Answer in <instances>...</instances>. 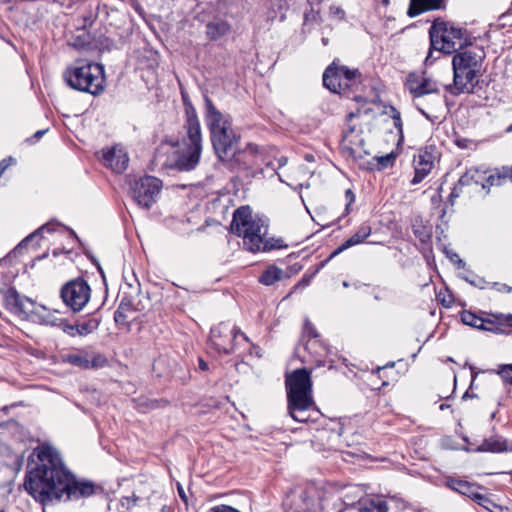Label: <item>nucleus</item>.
Listing matches in <instances>:
<instances>
[{
	"label": "nucleus",
	"instance_id": "1",
	"mask_svg": "<svg viewBox=\"0 0 512 512\" xmlns=\"http://www.w3.org/2000/svg\"><path fill=\"white\" fill-rule=\"evenodd\" d=\"M34 447V499L43 506L77 501L95 493L96 485L78 478L50 442L37 440Z\"/></svg>",
	"mask_w": 512,
	"mask_h": 512
},
{
	"label": "nucleus",
	"instance_id": "2",
	"mask_svg": "<svg viewBox=\"0 0 512 512\" xmlns=\"http://www.w3.org/2000/svg\"><path fill=\"white\" fill-rule=\"evenodd\" d=\"M185 117L181 140L164 141L155 153L157 164L181 172L195 169L202 153L201 125L191 105L186 107Z\"/></svg>",
	"mask_w": 512,
	"mask_h": 512
},
{
	"label": "nucleus",
	"instance_id": "3",
	"mask_svg": "<svg viewBox=\"0 0 512 512\" xmlns=\"http://www.w3.org/2000/svg\"><path fill=\"white\" fill-rule=\"evenodd\" d=\"M287 409L291 418L300 423L314 422L320 412L312 395V381L309 371L296 369L286 375Z\"/></svg>",
	"mask_w": 512,
	"mask_h": 512
},
{
	"label": "nucleus",
	"instance_id": "4",
	"mask_svg": "<svg viewBox=\"0 0 512 512\" xmlns=\"http://www.w3.org/2000/svg\"><path fill=\"white\" fill-rule=\"evenodd\" d=\"M231 230L242 238L244 248L250 252L268 251L275 247L266 238V219L254 215L249 206H241L235 210Z\"/></svg>",
	"mask_w": 512,
	"mask_h": 512
},
{
	"label": "nucleus",
	"instance_id": "5",
	"mask_svg": "<svg viewBox=\"0 0 512 512\" xmlns=\"http://www.w3.org/2000/svg\"><path fill=\"white\" fill-rule=\"evenodd\" d=\"M485 53L481 48L457 52L452 59L453 83L446 86L452 95L472 93L481 75Z\"/></svg>",
	"mask_w": 512,
	"mask_h": 512
},
{
	"label": "nucleus",
	"instance_id": "6",
	"mask_svg": "<svg viewBox=\"0 0 512 512\" xmlns=\"http://www.w3.org/2000/svg\"><path fill=\"white\" fill-rule=\"evenodd\" d=\"M205 104V121L210 131L214 150L218 157L224 160L234 154L237 135L232 128L229 115L221 113L208 98Z\"/></svg>",
	"mask_w": 512,
	"mask_h": 512
},
{
	"label": "nucleus",
	"instance_id": "7",
	"mask_svg": "<svg viewBox=\"0 0 512 512\" xmlns=\"http://www.w3.org/2000/svg\"><path fill=\"white\" fill-rule=\"evenodd\" d=\"M64 78L73 89L93 95L104 89V68L100 64L86 61L76 63L65 71Z\"/></svg>",
	"mask_w": 512,
	"mask_h": 512
},
{
	"label": "nucleus",
	"instance_id": "8",
	"mask_svg": "<svg viewBox=\"0 0 512 512\" xmlns=\"http://www.w3.org/2000/svg\"><path fill=\"white\" fill-rule=\"evenodd\" d=\"M430 39L434 48L448 54L468 45L466 30L450 23H440L432 26Z\"/></svg>",
	"mask_w": 512,
	"mask_h": 512
},
{
	"label": "nucleus",
	"instance_id": "9",
	"mask_svg": "<svg viewBox=\"0 0 512 512\" xmlns=\"http://www.w3.org/2000/svg\"><path fill=\"white\" fill-rule=\"evenodd\" d=\"M360 77L357 69H349L333 61L324 71L323 84L331 92L341 94L357 85Z\"/></svg>",
	"mask_w": 512,
	"mask_h": 512
},
{
	"label": "nucleus",
	"instance_id": "10",
	"mask_svg": "<svg viewBox=\"0 0 512 512\" xmlns=\"http://www.w3.org/2000/svg\"><path fill=\"white\" fill-rule=\"evenodd\" d=\"M162 182L156 177L145 176L136 180L132 186V198L138 206L149 209L160 194Z\"/></svg>",
	"mask_w": 512,
	"mask_h": 512
},
{
	"label": "nucleus",
	"instance_id": "11",
	"mask_svg": "<svg viewBox=\"0 0 512 512\" xmlns=\"http://www.w3.org/2000/svg\"><path fill=\"white\" fill-rule=\"evenodd\" d=\"M63 302L74 312L83 309L90 298V287L81 279L68 282L61 290Z\"/></svg>",
	"mask_w": 512,
	"mask_h": 512
},
{
	"label": "nucleus",
	"instance_id": "12",
	"mask_svg": "<svg viewBox=\"0 0 512 512\" xmlns=\"http://www.w3.org/2000/svg\"><path fill=\"white\" fill-rule=\"evenodd\" d=\"M242 337L248 341L247 336L239 329L233 327L230 329L226 324H219L211 329L210 340L213 346L221 353L228 354L234 350L233 342Z\"/></svg>",
	"mask_w": 512,
	"mask_h": 512
},
{
	"label": "nucleus",
	"instance_id": "13",
	"mask_svg": "<svg viewBox=\"0 0 512 512\" xmlns=\"http://www.w3.org/2000/svg\"><path fill=\"white\" fill-rule=\"evenodd\" d=\"M438 158V153L435 146H427L419 150L418 154L414 156V177L411 180L412 185H417L431 172L434 163Z\"/></svg>",
	"mask_w": 512,
	"mask_h": 512
},
{
	"label": "nucleus",
	"instance_id": "14",
	"mask_svg": "<svg viewBox=\"0 0 512 512\" xmlns=\"http://www.w3.org/2000/svg\"><path fill=\"white\" fill-rule=\"evenodd\" d=\"M69 233V230L58 222H48L34 231V245L45 248L42 255H38L37 259L47 256L50 245L58 236Z\"/></svg>",
	"mask_w": 512,
	"mask_h": 512
},
{
	"label": "nucleus",
	"instance_id": "15",
	"mask_svg": "<svg viewBox=\"0 0 512 512\" xmlns=\"http://www.w3.org/2000/svg\"><path fill=\"white\" fill-rule=\"evenodd\" d=\"M102 162L112 171L122 173L128 167L129 157L122 147L114 146L102 151Z\"/></svg>",
	"mask_w": 512,
	"mask_h": 512
},
{
	"label": "nucleus",
	"instance_id": "16",
	"mask_svg": "<svg viewBox=\"0 0 512 512\" xmlns=\"http://www.w3.org/2000/svg\"><path fill=\"white\" fill-rule=\"evenodd\" d=\"M62 361L83 369L102 367L106 363L102 355L98 354L90 359L88 353L83 351L65 354L62 356Z\"/></svg>",
	"mask_w": 512,
	"mask_h": 512
},
{
	"label": "nucleus",
	"instance_id": "17",
	"mask_svg": "<svg viewBox=\"0 0 512 512\" xmlns=\"http://www.w3.org/2000/svg\"><path fill=\"white\" fill-rule=\"evenodd\" d=\"M34 322L41 325L58 327L63 331L66 320L61 317V313L58 310H51L44 305L34 304Z\"/></svg>",
	"mask_w": 512,
	"mask_h": 512
},
{
	"label": "nucleus",
	"instance_id": "18",
	"mask_svg": "<svg viewBox=\"0 0 512 512\" xmlns=\"http://www.w3.org/2000/svg\"><path fill=\"white\" fill-rule=\"evenodd\" d=\"M407 89L415 97L430 94L438 91L436 82L422 75L410 74L406 82Z\"/></svg>",
	"mask_w": 512,
	"mask_h": 512
},
{
	"label": "nucleus",
	"instance_id": "19",
	"mask_svg": "<svg viewBox=\"0 0 512 512\" xmlns=\"http://www.w3.org/2000/svg\"><path fill=\"white\" fill-rule=\"evenodd\" d=\"M356 128L355 126H349L344 134L342 139V149L346 151L353 158H357L361 156V152L363 151L364 140L360 137V135L355 134Z\"/></svg>",
	"mask_w": 512,
	"mask_h": 512
},
{
	"label": "nucleus",
	"instance_id": "20",
	"mask_svg": "<svg viewBox=\"0 0 512 512\" xmlns=\"http://www.w3.org/2000/svg\"><path fill=\"white\" fill-rule=\"evenodd\" d=\"M285 505L288 506L292 512H310L314 505V499L307 491L301 490L288 495Z\"/></svg>",
	"mask_w": 512,
	"mask_h": 512
},
{
	"label": "nucleus",
	"instance_id": "21",
	"mask_svg": "<svg viewBox=\"0 0 512 512\" xmlns=\"http://www.w3.org/2000/svg\"><path fill=\"white\" fill-rule=\"evenodd\" d=\"M232 27L221 17H214L206 24V36L211 41H218L230 35Z\"/></svg>",
	"mask_w": 512,
	"mask_h": 512
},
{
	"label": "nucleus",
	"instance_id": "22",
	"mask_svg": "<svg viewBox=\"0 0 512 512\" xmlns=\"http://www.w3.org/2000/svg\"><path fill=\"white\" fill-rule=\"evenodd\" d=\"M444 0H410L408 15L418 16L424 12L442 8Z\"/></svg>",
	"mask_w": 512,
	"mask_h": 512
},
{
	"label": "nucleus",
	"instance_id": "23",
	"mask_svg": "<svg viewBox=\"0 0 512 512\" xmlns=\"http://www.w3.org/2000/svg\"><path fill=\"white\" fill-rule=\"evenodd\" d=\"M478 451L497 453L512 451V442L509 443L506 439L500 436H492L483 441V443L479 446Z\"/></svg>",
	"mask_w": 512,
	"mask_h": 512
},
{
	"label": "nucleus",
	"instance_id": "24",
	"mask_svg": "<svg viewBox=\"0 0 512 512\" xmlns=\"http://www.w3.org/2000/svg\"><path fill=\"white\" fill-rule=\"evenodd\" d=\"M370 235L371 227L367 224L361 225L356 231V233L349 237L345 242H343L341 246H339L332 255L339 254L352 246L364 242L365 239H367Z\"/></svg>",
	"mask_w": 512,
	"mask_h": 512
},
{
	"label": "nucleus",
	"instance_id": "25",
	"mask_svg": "<svg viewBox=\"0 0 512 512\" xmlns=\"http://www.w3.org/2000/svg\"><path fill=\"white\" fill-rule=\"evenodd\" d=\"M446 484L450 489L465 495L472 500L475 499L479 492L478 490L480 489L479 486L461 479L449 478Z\"/></svg>",
	"mask_w": 512,
	"mask_h": 512
},
{
	"label": "nucleus",
	"instance_id": "26",
	"mask_svg": "<svg viewBox=\"0 0 512 512\" xmlns=\"http://www.w3.org/2000/svg\"><path fill=\"white\" fill-rule=\"evenodd\" d=\"M98 325L99 323L95 319H90L78 325H71L66 322L65 326H63V332H65L69 336H86L92 333L94 330H96L98 328Z\"/></svg>",
	"mask_w": 512,
	"mask_h": 512
},
{
	"label": "nucleus",
	"instance_id": "27",
	"mask_svg": "<svg viewBox=\"0 0 512 512\" xmlns=\"http://www.w3.org/2000/svg\"><path fill=\"white\" fill-rule=\"evenodd\" d=\"M284 271L275 265L267 267L259 277V282L265 286H271L282 280Z\"/></svg>",
	"mask_w": 512,
	"mask_h": 512
},
{
	"label": "nucleus",
	"instance_id": "28",
	"mask_svg": "<svg viewBox=\"0 0 512 512\" xmlns=\"http://www.w3.org/2000/svg\"><path fill=\"white\" fill-rule=\"evenodd\" d=\"M461 320L465 325L474 327L479 330H492V328L487 325L492 324L490 321H486L470 311H463L461 313Z\"/></svg>",
	"mask_w": 512,
	"mask_h": 512
},
{
	"label": "nucleus",
	"instance_id": "29",
	"mask_svg": "<svg viewBox=\"0 0 512 512\" xmlns=\"http://www.w3.org/2000/svg\"><path fill=\"white\" fill-rule=\"evenodd\" d=\"M484 180V171H480L477 168H471L466 171L459 179L460 186H468L471 184L480 185Z\"/></svg>",
	"mask_w": 512,
	"mask_h": 512
},
{
	"label": "nucleus",
	"instance_id": "30",
	"mask_svg": "<svg viewBox=\"0 0 512 512\" xmlns=\"http://www.w3.org/2000/svg\"><path fill=\"white\" fill-rule=\"evenodd\" d=\"M7 303L11 310L21 319L27 320L29 318L28 312L24 309L23 301L17 293L9 295L7 297Z\"/></svg>",
	"mask_w": 512,
	"mask_h": 512
},
{
	"label": "nucleus",
	"instance_id": "31",
	"mask_svg": "<svg viewBox=\"0 0 512 512\" xmlns=\"http://www.w3.org/2000/svg\"><path fill=\"white\" fill-rule=\"evenodd\" d=\"M242 156L244 158H252L249 164L250 166H257L260 164L261 151L255 144H248L246 149L242 152Z\"/></svg>",
	"mask_w": 512,
	"mask_h": 512
},
{
	"label": "nucleus",
	"instance_id": "32",
	"mask_svg": "<svg viewBox=\"0 0 512 512\" xmlns=\"http://www.w3.org/2000/svg\"><path fill=\"white\" fill-rule=\"evenodd\" d=\"M32 242V233L28 234L8 255V258H17L28 253L29 246Z\"/></svg>",
	"mask_w": 512,
	"mask_h": 512
},
{
	"label": "nucleus",
	"instance_id": "33",
	"mask_svg": "<svg viewBox=\"0 0 512 512\" xmlns=\"http://www.w3.org/2000/svg\"><path fill=\"white\" fill-rule=\"evenodd\" d=\"M360 512H388V505L381 499L371 500L360 509Z\"/></svg>",
	"mask_w": 512,
	"mask_h": 512
},
{
	"label": "nucleus",
	"instance_id": "34",
	"mask_svg": "<svg viewBox=\"0 0 512 512\" xmlns=\"http://www.w3.org/2000/svg\"><path fill=\"white\" fill-rule=\"evenodd\" d=\"M503 176L501 175V171L497 174H490L486 176V172H484V180H482L481 187L482 189L489 190L492 186H500L502 184Z\"/></svg>",
	"mask_w": 512,
	"mask_h": 512
},
{
	"label": "nucleus",
	"instance_id": "35",
	"mask_svg": "<svg viewBox=\"0 0 512 512\" xmlns=\"http://www.w3.org/2000/svg\"><path fill=\"white\" fill-rule=\"evenodd\" d=\"M32 464V454L27 456V466H26V472H25V479H24V489L27 491L29 495L32 496V468H30Z\"/></svg>",
	"mask_w": 512,
	"mask_h": 512
},
{
	"label": "nucleus",
	"instance_id": "36",
	"mask_svg": "<svg viewBox=\"0 0 512 512\" xmlns=\"http://www.w3.org/2000/svg\"><path fill=\"white\" fill-rule=\"evenodd\" d=\"M385 113L388 114L392 118L394 127L400 133H402V120H401L400 112L395 107L389 106Z\"/></svg>",
	"mask_w": 512,
	"mask_h": 512
},
{
	"label": "nucleus",
	"instance_id": "37",
	"mask_svg": "<svg viewBox=\"0 0 512 512\" xmlns=\"http://www.w3.org/2000/svg\"><path fill=\"white\" fill-rule=\"evenodd\" d=\"M414 235L421 241L426 242L431 237V232L425 226H413Z\"/></svg>",
	"mask_w": 512,
	"mask_h": 512
},
{
	"label": "nucleus",
	"instance_id": "38",
	"mask_svg": "<svg viewBox=\"0 0 512 512\" xmlns=\"http://www.w3.org/2000/svg\"><path fill=\"white\" fill-rule=\"evenodd\" d=\"M474 501L491 512H493V508H497V505L495 503H493L489 498H487L485 495L481 494L480 492H478Z\"/></svg>",
	"mask_w": 512,
	"mask_h": 512
},
{
	"label": "nucleus",
	"instance_id": "39",
	"mask_svg": "<svg viewBox=\"0 0 512 512\" xmlns=\"http://www.w3.org/2000/svg\"><path fill=\"white\" fill-rule=\"evenodd\" d=\"M129 310V307H124L123 305H120L118 309L114 313V320L118 324H126L127 323V315L126 311Z\"/></svg>",
	"mask_w": 512,
	"mask_h": 512
},
{
	"label": "nucleus",
	"instance_id": "40",
	"mask_svg": "<svg viewBox=\"0 0 512 512\" xmlns=\"http://www.w3.org/2000/svg\"><path fill=\"white\" fill-rule=\"evenodd\" d=\"M394 160H395V156L392 153L377 158L378 165L381 169L391 166L393 164Z\"/></svg>",
	"mask_w": 512,
	"mask_h": 512
},
{
	"label": "nucleus",
	"instance_id": "41",
	"mask_svg": "<svg viewBox=\"0 0 512 512\" xmlns=\"http://www.w3.org/2000/svg\"><path fill=\"white\" fill-rule=\"evenodd\" d=\"M304 334L310 338H316L318 336L316 329L309 320L304 323Z\"/></svg>",
	"mask_w": 512,
	"mask_h": 512
},
{
	"label": "nucleus",
	"instance_id": "42",
	"mask_svg": "<svg viewBox=\"0 0 512 512\" xmlns=\"http://www.w3.org/2000/svg\"><path fill=\"white\" fill-rule=\"evenodd\" d=\"M16 162V160L9 156L3 160L0 161V176L5 172V170L11 166L12 164H14Z\"/></svg>",
	"mask_w": 512,
	"mask_h": 512
},
{
	"label": "nucleus",
	"instance_id": "43",
	"mask_svg": "<svg viewBox=\"0 0 512 512\" xmlns=\"http://www.w3.org/2000/svg\"><path fill=\"white\" fill-rule=\"evenodd\" d=\"M501 375L506 382L512 384V365L505 366L501 371Z\"/></svg>",
	"mask_w": 512,
	"mask_h": 512
},
{
	"label": "nucleus",
	"instance_id": "44",
	"mask_svg": "<svg viewBox=\"0 0 512 512\" xmlns=\"http://www.w3.org/2000/svg\"><path fill=\"white\" fill-rule=\"evenodd\" d=\"M210 512H240L237 509L228 505H218L211 508Z\"/></svg>",
	"mask_w": 512,
	"mask_h": 512
},
{
	"label": "nucleus",
	"instance_id": "45",
	"mask_svg": "<svg viewBox=\"0 0 512 512\" xmlns=\"http://www.w3.org/2000/svg\"><path fill=\"white\" fill-rule=\"evenodd\" d=\"M345 198H346V211L348 212L349 211V207L350 205L354 202L355 200V195L354 193L352 192L351 189H348L346 190L345 192Z\"/></svg>",
	"mask_w": 512,
	"mask_h": 512
},
{
	"label": "nucleus",
	"instance_id": "46",
	"mask_svg": "<svg viewBox=\"0 0 512 512\" xmlns=\"http://www.w3.org/2000/svg\"><path fill=\"white\" fill-rule=\"evenodd\" d=\"M330 13H331L332 15H336V16H338V17H339V18H341V19H342V18H344V15H345L344 10H343V9H341L340 7H338V6H332V7L330 8Z\"/></svg>",
	"mask_w": 512,
	"mask_h": 512
},
{
	"label": "nucleus",
	"instance_id": "47",
	"mask_svg": "<svg viewBox=\"0 0 512 512\" xmlns=\"http://www.w3.org/2000/svg\"><path fill=\"white\" fill-rule=\"evenodd\" d=\"M462 187L463 186H460V184L458 182L457 185L452 189L450 198L453 199V198L459 197L460 193L462 192Z\"/></svg>",
	"mask_w": 512,
	"mask_h": 512
},
{
	"label": "nucleus",
	"instance_id": "48",
	"mask_svg": "<svg viewBox=\"0 0 512 512\" xmlns=\"http://www.w3.org/2000/svg\"><path fill=\"white\" fill-rule=\"evenodd\" d=\"M501 175L503 178H511L512 179V166L510 167H503L501 169Z\"/></svg>",
	"mask_w": 512,
	"mask_h": 512
},
{
	"label": "nucleus",
	"instance_id": "49",
	"mask_svg": "<svg viewBox=\"0 0 512 512\" xmlns=\"http://www.w3.org/2000/svg\"><path fill=\"white\" fill-rule=\"evenodd\" d=\"M449 258L451 259V261L453 262H457L459 264H464L463 261L459 258L458 254L456 253H451V254H448Z\"/></svg>",
	"mask_w": 512,
	"mask_h": 512
},
{
	"label": "nucleus",
	"instance_id": "50",
	"mask_svg": "<svg viewBox=\"0 0 512 512\" xmlns=\"http://www.w3.org/2000/svg\"><path fill=\"white\" fill-rule=\"evenodd\" d=\"M199 368L203 371L208 369V364L201 358L199 359Z\"/></svg>",
	"mask_w": 512,
	"mask_h": 512
},
{
	"label": "nucleus",
	"instance_id": "51",
	"mask_svg": "<svg viewBox=\"0 0 512 512\" xmlns=\"http://www.w3.org/2000/svg\"><path fill=\"white\" fill-rule=\"evenodd\" d=\"M47 132V129L38 130L34 133V139H39L42 135H44Z\"/></svg>",
	"mask_w": 512,
	"mask_h": 512
},
{
	"label": "nucleus",
	"instance_id": "52",
	"mask_svg": "<svg viewBox=\"0 0 512 512\" xmlns=\"http://www.w3.org/2000/svg\"><path fill=\"white\" fill-rule=\"evenodd\" d=\"M278 163H279V166H284V165H286V163H287V158H286V157H280V158L278 159Z\"/></svg>",
	"mask_w": 512,
	"mask_h": 512
},
{
	"label": "nucleus",
	"instance_id": "53",
	"mask_svg": "<svg viewBox=\"0 0 512 512\" xmlns=\"http://www.w3.org/2000/svg\"><path fill=\"white\" fill-rule=\"evenodd\" d=\"M504 318H505V321L507 323H510V325L512 326V314H507L504 316Z\"/></svg>",
	"mask_w": 512,
	"mask_h": 512
},
{
	"label": "nucleus",
	"instance_id": "54",
	"mask_svg": "<svg viewBox=\"0 0 512 512\" xmlns=\"http://www.w3.org/2000/svg\"><path fill=\"white\" fill-rule=\"evenodd\" d=\"M309 282H310L309 278H304L299 285H302L305 287V286L309 285Z\"/></svg>",
	"mask_w": 512,
	"mask_h": 512
},
{
	"label": "nucleus",
	"instance_id": "55",
	"mask_svg": "<svg viewBox=\"0 0 512 512\" xmlns=\"http://www.w3.org/2000/svg\"><path fill=\"white\" fill-rule=\"evenodd\" d=\"M357 115L355 113H349L347 116V120L350 122L352 121Z\"/></svg>",
	"mask_w": 512,
	"mask_h": 512
},
{
	"label": "nucleus",
	"instance_id": "56",
	"mask_svg": "<svg viewBox=\"0 0 512 512\" xmlns=\"http://www.w3.org/2000/svg\"><path fill=\"white\" fill-rule=\"evenodd\" d=\"M472 285L482 287L478 281H469Z\"/></svg>",
	"mask_w": 512,
	"mask_h": 512
},
{
	"label": "nucleus",
	"instance_id": "57",
	"mask_svg": "<svg viewBox=\"0 0 512 512\" xmlns=\"http://www.w3.org/2000/svg\"><path fill=\"white\" fill-rule=\"evenodd\" d=\"M448 407H449V405H447V404H441L439 408H440V410H445Z\"/></svg>",
	"mask_w": 512,
	"mask_h": 512
},
{
	"label": "nucleus",
	"instance_id": "58",
	"mask_svg": "<svg viewBox=\"0 0 512 512\" xmlns=\"http://www.w3.org/2000/svg\"><path fill=\"white\" fill-rule=\"evenodd\" d=\"M507 133H512V124L509 125L506 130H505Z\"/></svg>",
	"mask_w": 512,
	"mask_h": 512
},
{
	"label": "nucleus",
	"instance_id": "59",
	"mask_svg": "<svg viewBox=\"0 0 512 512\" xmlns=\"http://www.w3.org/2000/svg\"><path fill=\"white\" fill-rule=\"evenodd\" d=\"M179 495L181 496V498H185L184 492L181 488H179Z\"/></svg>",
	"mask_w": 512,
	"mask_h": 512
},
{
	"label": "nucleus",
	"instance_id": "60",
	"mask_svg": "<svg viewBox=\"0 0 512 512\" xmlns=\"http://www.w3.org/2000/svg\"><path fill=\"white\" fill-rule=\"evenodd\" d=\"M342 285H343V287H345V288L349 287V283H348L347 281H343Z\"/></svg>",
	"mask_w": 512,
	"mask_h": 512
},
{
	"label": "nucleus",
	"instance_id": "61",
	"mask_svg": "<svg viewBox=\"0 0 512 512\" xmlns=\"http://www.w3.org/2000/svg\"><path fill=\"white\" fill-rule=\"evenodd\" d=\"M322 42L324 45H327L328 44V39L327 38H322Z\"/></svg>",
	"mask_w": 512,
	"mask_h": 512
},
{
	"label": "nucleus",
	"instance_id": "62",
	"mask_svg": "<svg viewBox=\"0 0 512 512\" xmlns=\"http://www.w3.org/2000/svg\"><path fill=\"white\" fill-rule=\"evenodd\" d=\"M374 298H375L376 300H381V299H382L378 294H375Z\"/></svg>",
	"mask_w": 512,
	"mask_h": 512
},
{
	"label": "nucleus",
	"instance_id": "63",
	"mask_svg": "<svg viewBox=\"0 0 512 512\" xmlns=\"http://www.w3.org/2000/svg\"><path fill=\"white\" fill-rule=\"evenodd\" d=\"M337 512H345L344 509L341 507Z\"/></svg>",
	"mask_w": 512,
	"mask_h": 512
},
{
	"label": "nucleus",
	"instance_id": "64",
	"mask_svg": "<svg viewBox=\"0 0 512 512\" xmlns=\"http://www.w3.org/2000/svg\"><path fill=\"white\" fill-rule=\"evenodd\" d=\"M0 512H5L4 510H1Z\"/></svg>",
	"mask_w": 512,
	"mask_h": 512
}]
</instances>
